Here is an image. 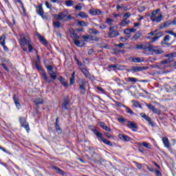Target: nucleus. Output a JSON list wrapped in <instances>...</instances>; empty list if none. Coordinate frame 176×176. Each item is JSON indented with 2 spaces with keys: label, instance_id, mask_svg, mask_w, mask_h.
Segmentation results:
<instances>
[{
  "label": "nucleus",
  "instance_id": "nucleus-1",
  "mask_svg": "<svg viewBox=\"0 0 176 176\" xmlns=\"http://www.w3.org/2000/svg\"><path fill=\"white\" fill-rule=\"evenodd\" d=\"M165 57H167L168 58L160 62V65L157 66L160 69H164L167 68L166 64H170V63H173L174 61V58L176 57V52L167 54L165 55Z\"/></svg>",
  "mask_w": 176,
  "mask_h": 176
},
{
  "label": "nucleus",
  "instance_id": "nucleus-2",
  "mask_svg": "<svg viewBox=\"0 0 176 176\" xmlns=\"http://www.w3.org/2000/svg\"><path fill=\"white\" fill-rule=\"evenodd\" d=\"M31 42V38H30V36L25 34H21L19 38V44L23 49V52H28V49L25 47V45H28Z\"/></svg>",
  "mask_w": 176,
  "mask_h": 176
},
{
  "label": "nucleus",
  "instance_id": "nucleus-3",
  "mask_svg": "<svg viewBox=\"0 0 176 176\" xmlns=\"http://www.w3.org/2000/svg\"><path fill=\"white\" fill-rule=\"evenodd\" d=\"M91 131H93L94 134L95 135H96L98 141H102V142H104L106 145H108L109 146H112V142H111V141L104 138V137L102 136V133H100V131H98V130L94 129H91Z\"/></svg>",
  "mask_w": 176,
  "mask_h": 176
},
{
  "label": "nucleus",
  "instance_id": "nucleus-4",
  "mask_svg": "<svg viewBox=\"0 0 176 176\" xmlns=\"http://www.w3.org/2000/svg\"><path fill=\"white\" fill-rule=\"evenodd\" d=\"M36 12L38 16H41L43 20H48L49 16L45 14V11L43 10V7H42V4H38L36 6Z\"/></svg>",
  "mask_w": 176,
  "mask_h": 176
},
{
  "label": "nucleus",
  "instance_id": "nucleus-5",
  "mask_svg": "<svg viewBox=\"0 0 176 176\" xmlns=\"http://www.w3.org/2000/svg\"><path fill=\"white\" fill-rule=\"evenodd\" d=\"M147 50L151 53H154V54H163L164 53L162 48L153 45L147 47Z\"/></svg>",
  "mask_w": 176,
  "mask_h": 176
},
{
  "label": "nucleus",
  "instance_id": "nucleus-6",
  "mask_svg": "<svg viewBox=\"0 0 176 176\" xmlns=\"http://www.w3.org/2000/svg\"><path fill=\"white\" fill-rule=\"evenodd\" d=\"M116 30H118V27L116 26L109 27V31L108 32L109 38H116V36H119V32H118Z\"/></svg>",
  "mask_w": 176,
  "mask_h": 176
},
{
  "label": "nucleus",
  "instance_id": "nucleus-7",
  "mask_svg": "<svg viewBox=\"0 0 176 176\" xmlns=\"http://www.w3.org/2000/svg\"><path fill=\"white\" fill-rule=\"evenodd\" d=\"M146 67L142 66H132L129 69H126L127 72H132L134 74L135 72H141V71H145Z\"/></svg>",
  "mask_w": 176,
  "mask_h": 176
},
{
  "label": "nucleus",
  "instance_id": "nucleus-8",
  "mask_svg": "<svg viewBox=\"0 0 176 176\" xmlns=\"http://www.w3.org/2000/svg\"><path fill=\"white\" fill-rule=\"evenodd\" d=\"M67 16H68V12L67 11H63L60 12L58 14H55L54 18L56 20H58V21H61V20H64V21H65Z\"/></svg>",
  "mask_w": 176,
  "mask_h": 176
},
{
  "label": "nucleus",
  "instance_id": "nucleus-9",
  "mask_svg": "<svg viewBox=\"0 0 176 176\" xmlns=\"http://www.w3.org/2000/svg\"><path fill=\"white\" fill-rule=\"evenodd\" d=\"M69 102H71L69 98L65 97L63 98V102L62 103V109L63 111H69V107H68Z\"/></svg>",
  "mask_w": 176,
  "mask_h": 176
},
{
  "label": "nucleus",
  "instance_id": "nucleus-10",
  "mask_svg": "<svg viewBox=\"0 0 176 176\" xmlns=\"http://www.w3.org/2000/svg\"><path fill=\"white\" fill-rule=\"evenodd\" d=\"M170 39L171 36H170V35H166L163 41L161 42V45L165 47H170V46H171V43H168V42H170Z\"/></svg>",
  "mask_w": 176,
  "mask_h": 176
},
{
  "label": "nucleus",
  "instance_id": "nucleus-11",
  "mask_svg": "<svg viewBox=\"0 0 176 176\" xmlns=\"http://www.w3.org/2000/svg\"><path fill=\"white\" fill-rule=\"evenodd\" d=\"M146 107L150 109V111H152L153 113H156L157 115H160L162 112L160 110L157 109L153 104H148L146 103Z\"/></svg>",
  "mask_w": 176,
  "mask_h": 176
},
{
  "label": "nucleus",
  "instance_id": "nucleus-12",
  "mask_svg": "<svg viewBox=\"0 0 176 176\" xmlns=\"http://www.w3.org/2000/svg\"><path fill=\"white\" fill-rule=\"evenodd\" d=\"M140 116L141 118H143V119H145V120L149 123L150 126H152V127L155 126V123L152 121V119L149 116H146L145 113H141Z\"/></svg>",
  "mask_w": 176,
  "mask_h": 176
},
{
  "label": "nucleus",
  "instance_id": "nucleus-13",
  "mask_svg": "<svg viewBox=\"0 0 176 176\" xmlns=\"http://www.w3.org/2000/svg\"><path fill=\"white\" fill-rule=\"evenodd\" d=\"M19 122L21 123V126L24 127L28 132V131L30 130V125L28 124V122H25V120L23 118H19Z\"/></svg>",
  "mask_w": 176,
  "mask_h": 176
},
{
  "label": "nucleus",
  "instance_id": "nucleus-14",
  "mask_svg": "<svg viewBox=\"0 0 176 176\" xmlns=\"http://www.w3.org/2000/svg\"><path fill=\"white\" fill-rule=\"evenodd\" d=\"M69 35H70V38H72V39H73V41H75L76 39H80V36H79L76 33V31L74 29H72L69 30Z\"/></svg>",
  "mask_w": 176,
  "mask_h": 176
},
{
  "label": "nucleus",
  "instance_id": "nucleus-15",
  "mask_svg": "<svg viewBox=\"0 0 176 176\" xmlns=\"http://www.w3.org/2000/svg\"><path fill=\"white\" fill-rule=\"evenodd\" d=\"M79 89L80 94L82 96H85V94H86V82H82L81 84H80Z\"/></svg>",
  "mask_w": 176,
  "mask_h": 176
},
{
  "label": "nucleus",
  "instance_id": "nucleus-16",
  "mask_svg": "<svg viewBox=\"0 0 176 176\" xmlns=\"http://www.w3.org/2000/svg\"><path fill=\"white\" fill-rule=\"evenodd\" d=\"M51 168L52 170H54V171H55L57 174H60V175H65V172H64V170L56 166H52Z\"/></svg>",
  "mask_w": 176,
  "mask_h": 176
},
{
  "label": "nucleus",
  "instance_id": "nucleus-17",
  "mask_svg": "<svg viewBox=\"0 0 176 176\" xmlns=\"http://www.w3.org/2000/svg\"><path fill=\"white\" fill-rule=\"evenodd\" d=\"M12 99L14 100V102L16 108H18V109H20L21 108V104H20V100L19 99V97H17V96H16V94H14L13 96Z\"/></svg>",
  "mask_w": 176,
  "mask_h": 176
},
{
  "label": "nucleus",
  "instance_id": "nucleus-18",
  "mask_svg": "<svg viewBox=\"0 0 176 176\" xmlns=\"http://www.w3.org/2000/svg\"><path fill=\"white\" fill-rule=\"evenodd\" d=\"M99 126L100 127H102L103 130H105V131H107V133H111V128L108 127V126H107V124L104 122H100Z\"/></svg>",
  "mask_w": 176,
  "mask_h": 176
},
{
  "label": "nucleus",
  "instance_id": "nucleus-19",
  "mask_svg": "<svg viewBox=\"0 0 176 176\" xmlns=\"http://www.w3.org/2000/svg\"><path fill=\"white\" fill-rule=\"evenodd\" d=\"M127 127H129V129H131L133 130V131H135V130H134V129H135L136 130H137V129H138V126H137V124H135V123H134L131 121H128Z\"/></svg>",
  "mask_w": 176,
  "mask_h": 176
},
{
  "label": "nucleus",
  "instance_id": "nucleus-20",
  "mask_svg": "<svg viewBox=\"0 0 176 176\" xmlns=\"http://www.w3.org/2000/svg\"><path fill=\"white\" fill-rule=\"evenodd\" d=\"M118 138H120V140H122V141H125L126 142H127L130 141V140H131V138H130L129 137V135H124V134L118 135Z\"/></svg>",
  "mask_w": 176,
  "mask_h": 176
},
{
  "label": "nucleus",
  "instance_id": "nucleus-21",
  "mask_svg": "<svg viewBox=\"0 0 176 176\" xmlns=\"http://www.w3.org/2000/svg\"><path fill=\"white\" fill-rule=\"evenodd\" d=\"M162 142L165 146V148H170V141H168V138L164 137L162 138Z\"/></svg>",
  "mask_w": 176,
  "mask_h": 176
},
{
  "label": "nucleus",
  "instance_id": "nucleus-22",
  "mask_svg": "<svg viewBox=\"0 0 176 176\" xmlns=\"http://www.w3.org/2000/svg\"><path fill=\"white\" fill-rule=\"evenodd\" d=\"M74 45L78 47H82V46H85V43L83 41H79V39L74 40Z\"/></svg>",
  "mask_w": 176,
  "mask_h": 176
},
{
  "label": "nucleus",
  "instance_id": "nucleus-23",
  "mask_svg": "<svg viewBox=\"0 0 176 176\" xmlns=\"http://www.w3.org/2000/svg\"><path fill=\"white\" fill-rule=\"evenodd\" d=\"M130 23H131L130 20L122 19V20L120 23V27H126V25H129Z\"/></svg>",
  "mask_w": 176,
  "mask_h": 176
},
{
  "label": "nucleus",
  "instance_id": "nucleus-24",
  "mask_svg": "<svg viewBox=\"0 0 176 176\" xmlns=\"http://www.w3.org/2000/svg\"><path fill=\"white\" fill-rule=\"evenodd\" d=\"M37 36H38V39L40 41V42L43 43V45H47V41H46V39L45 38V37H43V36L38 34Z\"/></svg>",
  "mask_w": 176,
  "mask_h": 176
},
{
  "label": "nucleus",
  "instance_id": "nucleus-25",
  "mask_svg": "<svg viewBox=\"0 0 176 176\" xmlns=\"http://www.w3.org/2000/svg\"><path fill=\"white\" fill-rule=\"evenodd\" d=\"M33 102L36 104V105H41L42 104H43V99L41 98H36L33 100Z\"/></svg>",
  "mask_w": 176,
  "mask_h": 176
},
{
  "label": "nucleus",
  "instance_id": "nucleus-26",
  "mask_svg": "<svg viewBox=\"0 0 176 176\" xmlns=\"http://www.w3.org/2000/svg\"><path fill=\"white\" fill-rule=\"evenodd\" d=\"M41 76H42L43 78L44 79V80L45 82H47V83H51L52 79L48 78L47 75L46 74V72H43Z\"/></svg>",
  "mask_w": 176,
  "mask_h": 176
},
{
  "label": "nucleus",
  "instance_id": "nucleus-27",
  "mask_svg": "<svg viewBox=\"0 0 176 176\" xmlns=\"http://www.w3.org/2000/svg\"><path fill=\"white\" fill-rule=\"evenodd\" d=\"M0 45L1 46L3 45H6V35L3 34L0 36Z\"/></svg>",
  "mask_w": 176,
  "mask_h": 176
},
{
  "label": "nucleus",
  "instance_id": "nucleus-28",
  "mask_svg": "<svg viewBox=\"0 0 176 176\" xmlns=\"http://www.w3.org/2000/svg\"><path fill=\"white\" fill-rule=\"evenodd\" d=\"M90 14L92 16H96V14H101V11L100 10H89Z\"/></svg>",
  "mask_w": 176,
  "mask_h": 176
},
{
  "label": "nucleus",
  "instance_id": "nucleus-29",
  "mask_svg": "<svg viewBox=\"0 0 176 176\" xmlns=\"http://www.w3.org/2000/svg\"><path fill=\"white\" fill-rule=\"evenodd\" d=\"M160 12V9H157L153 11L151 15V19L153 20V19L156 17V15L159 14Z\"/></svg>",
  "mask_w": 176,
  "mask_h": 176
},
{
  "label": "nucleus",
  "instance_id": "nucleus-30",
  "mask_svg": "<svg viewBox=\"0 0 176 176\" xmlns=\"http://www.w3.org/2000/svg\"><path fill=\"white\" fill-rule=\"evenodd\" d=\"M162 18H163V15L159 14L157 16H155L151 21L155 23H160V21H162Z\"/></svg>",
  "mask_w": 176,
  "mask_h": 176
},
{
  "label": "nucleus",
  "instance_id": "nucleus-31",
  "mask_svg": "<svg viewBox=\"0 0 176 176\" xmlns=\"http://www.w3.org/2000/svg\"><path fill=\"white\" fill-rule=\"evenodd\" d=\"M81 71L82 72V74L85 75V76L86 78H90V73L89 72V71L87 70V69L85 68V67H82L81 69Z\"/></svg>",
  "mask_w": 176,
  "mask_h": 176
},
{
  "label": "nucleus",
  "instance_id": "nucleus-32",
  "mask_svg": "<svg viewBox=\"0 0 176 176\" xmlns=\"http://www.w3.org/2000/svg\"><path fill=\"white\" fill-rule=\"evenodd\" d=\"M131 61L132 63H142V61H144V58H132Z\"/></svg>",
  "mask_w": 176,
  "mask_h": 176
},
{
  "label": "nucleus",
  "instance_id": "nucleus-33",
  "mask_svg": "<svg viewBox=\"0 0 176 176\" xmlns=\"http://www.w3.org/2000/svg\"><path fill=\"white\" fill-rule=\"evenodd\" d=\"M59 80L63 86H65V87H68V83H67V81H65V78L63 77H60Z\"/></svg>",
  "mask_w": 176,
  "mask_h": 176
},
{
  "label": "nucleus",
  "instance_id": "nucleus-34",
  "mask_svg": "<svg viewBox=\"0 0 176 176\" xmlns=\"http://www.w3.org/2000/svg\"><path fill=\"white\" fill-rule=\"evenodd\" d=\"M49 75L51 79H53V80H56L57 79V75L56 74V72H49Z\"/></svg>",
  "mask_w": 176,
  "mask_h": 176
},
{
  "label": "nucleus",
  "instance_id": "nucleus-35",
  "mask_svg": "<svg viewBox=\"0 0 176 176\" xmlns=\"http://www.w3.org/2000/svg\"><path fill=\"white\" fill-rule=\"evenodd\" d=\"M126 81L131 82V83H137V82H138V80L136 78L128 77L126 78Z\"/></svg>",
  "mask_w": 176,
  "mask_h": 176
},
{
  "label": "nucleus",
  "instance_id": "nucleus-36",
  "mask_svg": "<svg viewBox=\"0 0 176 176\" xmlns=\"http://www.w3.org/2000/svg\"><path fill=\"white\" fill-rule=\"evenodd\" d=\"M142 36V34L140 32H138L133 37V41H137L138 39H140Z\"/></svg>",
  "mask_w": 176,
  "mask_h": 176
},
{
  "label": "nucleus",
  "instance_id": "nucleus-37",
  "mask_svg": "<svg viewBox=\"0 0 176 176\" xmlns=\"http://www.w3.org/2000/svg\"><path fill=\"white\" fill-rule=\"evenodd\" d=\"M133 107L135 108H142L141 104L138 101L132 100Z\"/></svg>",
  "mask_w": 176,
  "mask_h": 176
},
{
  "label": "nucleus",
  "instance_id": "nucleus-38",
  "mask_svg": "<svg viewBox=\"0 0 176 176\" xmlns=\"http://www.w3.org/2000/svg\"><path fill=\"white\" fill-rule=\"evenodd\" d=\"M77 24L79 27H87V23L85 22V21H78Z\"/></svg>",
  "mask_w": 176,
  "mask_h": 176
},
{
  "label": "nucleus",
  "instance_id": "nucleus-39",
  "mask_svg": "<svg viewBox=\"0 0 176 176\" xmlns=\"http://www.w3.org/2000/svg\"><path fill=\"white\" fill-rule=\"evenodd\" d=\"M89 34H93V35H98L100 34V32L96 29H89Z\"/></svg>",
  "mask_w": 176,
  "mask_h": 176
},
{
  "label": "nucleus",
  "instance_id": "nucleus-40",
  "mask_svg": "<svg viewBox=\"0 0 176 176\" xmlns=\"http://www.w3.org/2000/svg\"><path fill=\"white\" fill-rule=\"evenodd\" d=\"M78 16L82 19H89V15H87V14H86V12H80L78 14Z\"/></svg>",
  "mask_w": 176,
  "mask_h": 176
},
{
  "label": "nucleus",
  "instance_id": "nucleus-41",
  "mask_svg": "<svg viewBox=\"0 0 176 176\" xmlns=\"http://www.w3.org/2000/svg\"><path fill=\"white\" fill-rule=\"evenodd\" d=\"M145 49H148V47H146V46L144 45L143 44H140L136 45L137 50H142Z\"/></svg>",
  "mask_w": 176,
  "mask_h": 176
},
{
  "label": "nucleus",
  "instance_id": "nucleus-42",
  "mask_svg": "<svg viewBox=\"0 0 176 176\" xmlns=\"http://www.w3.org/2000/svg\"><path fill=\"white\" fill-rule=\"evenodd\" d=\"M74 1L72 0H67L65 1V5H66L67 7H69V6H74Z\"/></svg>",
  "mask_w": 176,
  "mask_h": 176
},
{
  "label": "nucleus",
  "instance_id": "nucleus-43",
  "mask_svg": "<svg viewBox=\"0 0 176 176\" xmlns=\"http://www.w3.org/2000/svg\"><path fill=\"white\" fill-rule=\"evenodd\" d=\"M125 109L127 113H129V115H131V116H134V112L133 111V110H131V109H130L129 107H125Z\"/></svg>",
  "mask_w": 176,
  "mask_h": 176
},
{
  "label": "nucleus",
  "instance_id": "nucleus-44",
  "mask_svg": "<svg viewBox=\"0 0 176 176\" xmlns=\"http://www.w3.org/2000/svg\"><path fill=\"white\" fill-rule=\"evenodd\" d=\"M53 25L54 28H60V27H61V23L60 21H54Z\"/></svg>",
  "mask_w": 176,
  "mask_h": 176
},
{
  "label": "nucleus",
  "instance_id": "nucleus-45",
  "mask_svg": "<svg viewBox=\"0 0 176 176\" xmlns=\"http://www.w3.org/2000/svg\"><path fill=\"white\" fill-rule=\"evenodd\" d=\"M131 17V13L130 12H128L123 15V19L124 20H127V19H130Z\"/></svg>",
  "mask_w": 176,
  "mask_h": 176
},
{
  "label": "nucleus",
  "instance_id": "nucleus-46",
  "mask_svg": "<svg viewBox=\"0 0 176 176\" xmlns=\"http://www.w3.org/2000/svg\"><path fill=\"white\" fill-rule=\"evenodd\" d=\"M113 23V19L109 18L106 19V24H107L108 25H112Z\"/></svg>",
  "mask_w": 176,
  "mask_h": 176
},
{
  "label": "nucleus",
  "instance_id": "nucleus-47",
  "mask_svg": "<svg viewBox=\"0 0 176 176\" xmlns=\"http://www.w3.org/2000/svg\"><path fill=\"white\" fill-rule=\"evenodd\" d=\"M142 146H144V148H147V149H151V144L148 142H142Z\"/></svg>",
  "mask_w": 176,
  "mask_h": 176
},
{
  "label": "nucleus",
  "instance_id": "nucleus-48",
  "mask_svg": "<svg viewBox=\"0 0 176 176\" xmlns=\"http://www.w3.org/2000/svg\"><path fill=\"white\" fill-rule=\"evenodd\" d=\"M160 36H162V34H160V36L156 35L154 37H153L151 38V43H153V42H156V41H157V39H159Z\"/></svg>",
  "mask_w": 176,
  "mask_h": 176
},
{
  "label": "nucleus",
  "instance_id": "nucleus-49",
  "mask_svg": "<svg viewBox=\"0 0 176 176\" xmlns=\"http://www.w3.org/2000/svg\"><path fill=\"white\" fill-rule=\"evenodd\" d=\"M27 46L29 49V52L30 53H32V50H34V47H32V43H29L28 44H27Z\"/></svg>",
  "mask_w": 176,
  "mask_h": 176
},
{
  "label": "nucleus",
  "instance_id": "nucleus-50",
  "mask_svg": "<svg viewBox=\"0 0 176 176\" xmlns=\"http://www.w3.org/2000/svg\"><path fill=\"white\" fill-rule=\"evenodd\" d=\"M118 120L120 123H124L125 122H127V120L124 119L123 116H120L118 118Z\"/></svg>",
  "mask_w": 176,
  "mask_h": 176
},
{
  "label": "nucleus",
  "instance_id": "nucleus-51",
  "mask_svg": "<svg viewBox=\"0 0 176 176\" xmlns=\"http://www.w3.org/2000/svg\"><path fill=\"white\" fill-rule=\"evenodd\" d=\"M146 9V8H145V6H140L138 8V12H140V13H142V12H145V10Z\"/></svg>",
  "mask_w": 176,
  "mask_h": 176
},
{
  "label": "nucleus",
  "instance_id": "nucleus-52",
  "mask_svg": "<svg viewBox=\"0 0 176 176\" xmlns=\"http://www.w3.org/2000/svg\"><path fill=\"white\" fill-rule=\"evenodd\" d=\"M55 129L58 133H61V128L60 127V125H58V123H55Z\"/></svg>",
  "mask_w": 176,
  "mask_h": 176
},
{
  "label": "nucleus",
  "instance_id": "nucleus-53",
  "mask_svg": "<svg viewBox=\"0 0 176 176\" xmlns=\"http://www.w3.org/2000/svg\"><path fill=\"white\" fill-rule=\"evenodd\" d=\"M34 65L38 71H42V66L39 65V64H38V62H35Z\"/></svg>",
  "mask_w": 176,
  "mask_h": 176
},
{
  "label": "nucleus",
  "instance_id": "nucleus-54",
  "mask_svg": "<svg viewBox=\"0 0 176 176\" xmlns=\"http://www.w3.org/2000/svg\"><path fill=\"white\" fill-rule=\"evenodd\" d=\"M82 39H84L85 42H87V41H89V39H90V35L87 34L85 36H82Z\"/></svg>",
  "mask_w": 176,
  "mask_h": 176
},
{
  "label": "nucleus",
  "instance_id": "nucleus-55",
  "mask_svg": "<svg viewBox=\"0 0 176 176\" xmlns=\"http://www.w3.org/2000/svg\"><path fill=\"white\" fill-rule=\"evenodd\" d=\"M76 10H82V3H78L77 6L74 7Z\"/></svg>",
  "mask_w": 176,
  "mask_h": 176
},
{
  "label": "nucleus",
  "instance_id": "nucleus-56",
  "mask_svg": "<svg viewBox=\"0 0 176 176\" xmlns=\"http://www.w3.org/2000/svg\"><path fill=\"white\" fill-rule=\"evenodd\" d=\"M165 33L169 34V35H173V36L176 37L175 33H174L173 30H166Z\"/></svg>",
  "mask_w": 176,
  "mask_h": 176
},
{
  "label": "nucleus",
  "instance_id": "nucleus-57",
  "mask_svg": "<svg viewBox=\"0 0 176 176\" xmlns=\"http://www.w3.org/2000/svg\"><path fill=\"white\" fill-rule=\"evenodd\" d=\"M74 19V16H72V14H67L66 19H65V21H68V20H72Z\"/></svg>",
  "mask_w": 176,
  "mask_h": 176
},
{
  "label": "nucleus",
  "instance_id": "nucleus-58",
  "mask_svg": "<svg viewBox=\"0 0 176 176\" xmlns=\"http://www.w3.org/2000/svg\"><path fill=\"white\" fill-rule=\"evenodd\" d=\"M46 68H47V69L48 71V74H49V72H53V69H54L53 66L48 65V66L46 67Z\"/></svg>",
  "mask_w": 176,
  "mask_h": 176
},
{
  "label": "nucleus",
  "instance_id": "nucleus-59",
  "mask_svg": "<svg viewBox=\"0 0 176 176\" xmlns=\"http://www.w3.org/2000/svg\"><path fill=\"white\" fill-rule=\"evenodd\" d=\"M109 68H116V69H120V68L118 67V65H109Z\"/></svg>",
  "mask_w": 176,
  "mask_h": 176
},
{
  "label": "nucleus",
  "instance_id": "nucleus-60",
  "mask_svg": "<svg viewBox=\"0 0 176 176\" xmlns=\"http://www.w3.org/2000/svg\"><path fill=\"white\" fill-rule=\"evenodd\" d=\"M135 166L139 169L141 170L142 168V165L138 162H135Z\"/></svg>",
  "mask_w": 176,
  "mask_h": 176
},
{
  "label": "nucleus",
  "instance_id": "nucleus-61",
  "mask_svg": "<svg viewBox=\"0 0 176 176\" xmlns=\"http://www.w3.org/2000/svg\"><path fill=\"white\" fill-rule=\"evenodd\" d=\"M45 6L46 8H47V9H52V4H50V3H49L48 1L45 2Z\"/></svg>",
  "mask_w": 176,
  "mask_h": 176
},
{
  "label": "nucleus",
  "instance_id": "nucleus-62",
  "mask_svg": "<svg viewBox=\"0 0 176 176\" xmlns=\"http://www.w3.org/2000/svg\"><path fill=\"white\" fill-rule=\"evenodd\" d=\"M74 83H75V78L71 77L70 78V86H72V85H74Z\"/></svg>",
  "mask_w": 176,
  "mask_h": 176
},
{
  "label": "nucleus",
  "instance_id": "nucleus-63",
  "mask_svg": "<svg viewBox=\"0 0 176 176\" xmlns=\"http://www.w3.org/2000/svg\"><path fill=\"white\" fill-rule=\"evenodd\" d=\"M157 30H155V31H153V32H151L149 33V35H152V36H153V35H159V34H157Z\"/></svg>",
  "mask_w": 176,
  "mask_h": 176
},
{
  "label": "nucleus",
  "instance_id": "nucleus-64",
  "mask_svg": "<svg viewBox=\"0 0 176 176\" xmlns=\"http://www.w3.org/2000/svg\"><path fill=\"white\" fill-rule=\"evenodd\" d=\"M100 30H105L107 28V25H105L104 24H100Z\"/></svg>",
  "mask_w": 176,
  "mask_h": 176
}]
</instances>
